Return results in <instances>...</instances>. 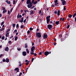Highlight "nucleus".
Returning <instances> with one entry per match:
<instances>
[{
    "label": "nucleus",
    "instance_id": "obj_1",
    "mask_svg": "<svg viewBox=\"0 0 76 76\" xmlns=\"http://www.w3.org/2000/svg\"><path fill=\"white\" fill-rule=\"evenodd\" d=\"M50 16L49 15L46 17L47 22L48 24L50 21Z\"/></svg>",
    "mask_w": 76,
    "mask_h": 76
},
{
    "label": "nucleus",
    "instance_id": "obj_2",
    "mask_svg": "<svg viewBox=\"0 0 76 76\" xmlns=\"http://www.w3.org/2000/svg\"><path fill=\"white\" fill-rule=\"evenodd\" d=\"M36 36L39 38H40L41 37L42 35L41 33H36Z\"/></svg>",
    "mask_w": 76,
    "mask_h": 76
},
{
    "label": "nucleus",
    "instance_id": "obj_3",
    "mask_svg": "<svg viewBox=\"0 0 76 76\" xmlns=\"http://www.w3.org/2000/svg\"><path fill=\"white\" fill-rule=\"evenodd\" d=\"M33 4H32L31 2V0H30V3H29V4H28L27 6L28 8H31Z\"/></svg>",
    "mask_w": 76,
    "mask_h": 76
},
{
    "label": "nucleus",
    "instance_id": "obj_4",
    "mask_svg": "<svg viewBox=\"0 0 76 76\" xmlns=\"http://www.w3.org/2000/svg\"><path fill=\"white\" fill-rule=\"evenodd\" d=\"M52 25H51V24H49V25H48V28L49 29H51V28H52Z\"/></svg>",
    "mask_w": 76,
    "mask_h": 76
},
{
    "label": "nucleus",
    "instance_id": "obj_5",
    "mask_svg": "<svg viewBox=\"0 0 76 76\" xmlns=\"http://www.w3.org/2000/svg\"><path fill=\"white\" fill-rule=\"evenodd\" d=\"M48 37V36L47 35V34H45L43 35V38L44 39H47Z\"/></svg>",
    "mask_w": 76,
    "mask_h": 76
},
{
    "label": "nucleus",
    "instance_id": "obj_6",
    "mask_svg": "<svg viewBox=\"0 0 76 76\" xmlns=\"http://www.w3.org/2000/svg\"><path fill=\"white\" fill-rule=\"evenodd\" d=\"M49 52L46 51L45 52V56H48V55H49Z\"/></svg>",
    "mask_w": 76,
    "mask_h": 76
},
{
    "label": "nucleus",
    "instance_id": "obj_7",
    "mask_svg": "<svg viewBox=\"0 0 76 76\" xmlns=\"http://www.w3.org/2000/svg\"><path fill=\"white\" fill-rule=\"evenodd\" d=\"M27 54V53L26 52L24 51V52H22V55H23V56H26Z\"/></svg>",
    "mask_w": 76,
    "mask_h": 76
},
{
    "label": "nucleus",
    "instance_id": "obj_8",
    "mask_svg": "<svg viewBox=\"0 0 76 76\" xmlns=\"http://www.w3.org/2000/svg\"><path fill=\"white\" fill-rule=\"evenodd\" d=\"M66 0H64L62 2V5H66Z\"/></svg>",
    "mask_w": 76,
    "mask_h": 76
},
{
    "label": "nucleus",
    "instance_id": "obj_9",
    "mask_svg": "<svg viewBox=\"0 0 76 76\" xmlns=\"http://www.w3.org/2000/svg\"><path fill=\"white\" fill-rule=\"evenodd\" d=\"M19 68H16L15 69H14V71H17V72H19Z\"/></svg>",
    "mask_w": 76,
    "mask_h": 76
},
{
    "label": "nucleus",
    "instance_id": "obj_10",
    "mask_svg": "<svg viewBox=\"0 0 76 76\" xmlns=\"http://www.w3.org/2000/svg\"><path fill=\"white\" fill-rule=\"evenodd\" d=\"M35 47H34V46H32L31 49V51L33 50H35Z\"/></svg>",
    "mask_w": 76,
    "mask_h": 76
},
{
    "label": "nucleus",
    "instance_id": "obj_11",
    "mask_svg": "<svg viewBox=\"0 0 76 76\" xmlns=\"http://www.w3.org/2000/svg\"><path fill=\"white\" fill-rule=\"evenodd\" d=\"M31 3V0H27L26 1V3L27 4H29V3Z\"/></svg>",
    "mask_w": 76,
    "mask_h": 76
},
{
    "label": "nucleus",
    "instance_id": "obj_12",
    "mask_svg": "<svg viewBox=\"0 0 76 76\" xmlns=\"http://www.w3.org/2000/svg\"><path fill=\"white\" fill-rule=\"evenodd\" d=\"M5 1L8 4H10L11 3V1H8V0H6Z\"/></svg>",
    "mask_w": 76,
    "mask_h": 76
},
{
    "label": "nucleus",
    "instance_id": "obj_13",
    "mask_svg": "<svg viewBox=\"0 0 76 76\" xmlns=\"http://www.w3.org/2000/svg\"><path fill=\"white\" fill-rule=\"evenodd\" d=\"M23 19H24V17H22L21 18V20H20V22H23Z\"/></svg>",
    "mask_w": 76,
    "mask_h": 76
},
{
    "label": "nucleus",
    "instance_id": "obj_14",
    "mask_svg": "<svg viewBox=\"0 0 76 76\" xmlns=\"http://www.w3.org/2000/svg\"><path fill=\"white\" fill-rule=\"evenodd\" d=\"M5 51H9V49L8 47H6V48H5Z\"/></svg>",
    "mask_w": 76,
    "mask_h": 76
},
{
    "label": "nucleus",
    "instance_id": "obj_15",
    "mask_svg": "<svg viewBox=\"0 0 76 76\" xmlns=\"http://www.w3.org/2000/svg\"><path fill=\"white\" fill-rule=\"evenodd\" d=\"M6 62L7 63H8L10 61V59L8 58H7L6 59Z\"/></svg>",
    "mask_w": 76,
    "mask_h": 76
},
{
    "label": "nucleus",
    "instance_id": "obj_16",
    "mask_svg": "<svg viewBox=\"0 0 76 76\" xmlns=\"http://www.w3.org/2000/svg\"><path fill=\"white\" fill-rule=\"evenodd\" d=\"M60 22V21L59 20H58V21H56L55 22V23L56 25H58V24H59Z\"/></svg>",
    "mask_w": 76,
    "mask_h": 76
},
{
    "label": "nucleus",
    "instance_id": "obj_17",
    "mask_svg": "<svg viewBox=\"0 0 76 76\" xmlns=\"http://www.w3.org/2000/svg\"><path fill=\"white\" fill-rule=\"evenodd\" d=\"M30 12V15H32V14H34L33 10H31Z\"/></svg>",
    "mask_w": 76,
    "mask_h": 76
},
{
    "label": "nucleus",
    "instance_id": "obj_18",
    "mask_svg": "<svg viewBox=\"0 0 76 76\" xmlns=\"http://www.w3.org/2000/svg\"><path fill=\"white\" fill-rule=\"evenodd\" d=\"M31 55H34V50H33L31 52Z\"/></svg>",
    "mask_w": 76,
    "mask_h": 76
},
{
    "label": "nucleus",
    "instance_id": "obj_19",
    "mask_svg": "<svg viewBox=\"0 0 76 76\" xmlns=\"http://www.w3.org/2000/svg\"><path fill=\"white\" fill-rule=\"evenodd\" d=\"M9 34H10V33H6V34H5V36L6 37H9Z\"/></svg>",
    "mask_w": 76,
    "mask_h": 76
},
{
    "label": "nucleus",
    "instance_id": "obj_20",
    "mask_svg": "<svg viewBox=\"0 0 76 76\" xmlns=\"http://www.w3.org/2000/svg\"><path fill=\"white\" fill-rule=\"evenodd\" d=\"M60 11L59 10H58L57 15H60Z\"/></svg>",
    "mask_w": 76,
    "mask_h": 76
},
{
    "label": "nucleus",
    "instance_id": "obj_21",
    "mask_svg": "<svg viewBox=\"0 0 76 76\" xmlns=\"http://www.w3.org/2000/svg\"><path fill=\"white\" fill-rule=\"evenodd\" d=\"M26 51L27 52V53H29V51L28 49H26Z\"/></svg>",
    "mask_w": 76,
    "mask_h": 76
},
{
    "label": "nucleus",
    "instance_id": "obj_22",
    "mask_svg": "<svg viewBox=\"0 0 76 76\" xmlns=\"http://www.w3.org/2000/svg\"><path fill=\"white\" fill-rule=\"evenodd\" d=\"M6 12H7V10H6L5 8V9L4 10V11H3V12H2V13H6Z\"/></svg>",
    "mask_w": 76,
    "mask_h": 76
},
{
    "label": "nucleus",
    "instance_id": "obj_23",
    "mask_svg": "<svg viewBox=\"0 0 76 76\" xmlns=\"http://www.w3.org/2000/svg\"><path fill=\"white\" fill-rule=\"evenodd\" d=\"M25 48H28L27 44H25Z\"/></svg>",
    "mask_w": 76,
    "mask_h": 76
},
{
    "label": "nucleus",
    "instance_id": "obj_24",
    "mask_svg": "<svg viewBox=\"0 0 76 76\" xmlns=\"http://www.w3.org/2000/svg\"><path fill=\"white\" fill-rule=\"evenodd\" d=\"M68 16H69V18H72V15H71V14H69Z\"/></svg>",
    "mask_w": 76,
    "mask_h": 76
},
{
    "label": "nucleus",
    "instance_id": "obj_25",
    "mask_svg": "<svg viewBox=\"0 0 76 76\" xmlns=\"http://www.w3.org/2000/svg\"><path fill=\"white\" fill-rule=\"evenodd\" d=\"M18 39V37H17V36H16V37H15V41H17V40Z\"/></svg>",
    "mask_w": 76,
    "mask_h": 76
},
{
    "label": "nucleus",
    "instance_id": "obj_26",
    "mask_svg": "<svg viewBox=\"0 0 76 76\" xmlns=\"http://www.w3.org/2000/svg\"><path fill=\"white\" fill-rule=\"evenodd\" d=\"M12 25L13 28H14V27H15L16 25V24L15 23H13V24H12Z\"/></svg>",
    "mask_w": 76,
    "mask_h": 76
},
{
    "label": "nucleus",
    "instance_id": "obj_27",
    "mask_svg": "<svg viewBox=\"0 0 76 76\" xmlns=\"http://www.w3.org/2000/svg\"><path fill=\"white\" fill-rule=\"evenodd\" d=\"M38 3V1H34V3H33L34 4H37Z\"/></svg>",
    "mask_w": 76,
    "mask_h": 76
},
{
    "label": "nucleus",
    "instance_id": "obj_28",
    "mask_svg": "<svg viewBox=\"0 0 76 76\" xmlns=\"http://www.w3.org/2000/svg\"><path fill=\"white\" fill-rule=\"evenodd\" d=\"M4 21H3L1 23V25L2 26V25H3L4 24Z\"/></svg>",
    "mask_w": 76,
    "mask_h": 76
},
{
    "label": "nucleus",
    "instance_id": "obj_29",
    "mask_svg": "<svg viewBox=\"0 0 76 76\" xmlns=\"http://www.w3.org/2000/svg\"><path fill=\"white\" fill-rule=\"evenodd\" d=\"M76 15V12L75 13L73 14V17H75V16Z\"/></svg>",
    "mask_w": 76,
    "mask_h": 76
},
{
    "label": "nucleus",
    "instance_id": "obj_30",
    "mask_svg": "<svg viewBox=\"0 0 76 76\" xmlns=\"http://www.w3.org/2000/svg\"><path fill=\"white\" fill-rule=\"evenodd\" d=\"M2 8L3 9L2 10H3V11H4L5 9V7H2Z\"/></svg>",
    "mask_w": 76,
    "mask_h": 76
},
{
    "label": "nucleus",
    "instance_id": "obj_31",
    "mask_svg": "<svg viewBox=\"0 0 76 76\" xmlns=\"http://www.w3.org/2000/svg\"><path fill=\"white\" fill-rule=\"evenodd\" d=\"M4 39H5L4 36H3V37H1L2 40H4Z\"/></svg>",
    "mask_w": 76,
    "mask_h": 76
},
{
    "label": "nucleus",
    "instance_id": "obj_32",
    "mask_svg": "<svg viewBox=\"0 0 76 76\" xmlns=\"http://www.w3.org/2000/svg\"><path fill=\"white\" fill-rule=\"evenodd\" d=\"M70 25H67V29H69V27H70Z\"/></svg>",
    "mask_w": 76,
    "mask_h": 76
},
{
    "label": "nucleus",
    "instance_id": "obj_33",
    "mask_svg": "<svg viewBox=\"0 0 76 76\" xmlns=\"http://www.w3.org/2000/svg\"><path fill=\"white\" fill-rule=\"evenodd\" d=\"M15 2H16L15 0H13V4H15Z\"/></svg>",
    "mask_w": 76,
    "mask_h": 76
},
{
    "label": "nucleus",
    "instance_id": "obj_34",
    "mask_svg": "<svg viewBox=\"0 0 76 76\" xmlns=\"http://www.w3.org/2000/svg\"><path fill=\"white\" fill-rule=\"evenodd\" d=\"M17 50H18L19 51L20 50H21V49H20V48H18Z\"/></svg>",
    "mask_w": 76,
    "mask_h": 76
},
{
    "label": "nucleus",
    "instance_id": "obj_35",
    "mask_svg": "<svg viewBox=\"0 0 76 76\" xmlns=\"http://www.w3.org/2000/svg\"><path fill=\"white\" fill-rule=\"evenodd\" d=\"M10 29H8L7 30V31L6 32H9V31H10Z\"/></svg>",
    "mask_w": 76,
    "mask_h": 76
},
{
    "label": "nucleus",
    "instance_id": "obj_36",
    "mask_svg": "<svg viewBox=\"0 0 76 76\" xmlns=\"http://www.w3.org/2000/svg\"><path fill=\"white\" fill-rule=\"evenodd\" d=\"M23 27H24V26L23 25H21L20 27L21 28H23Z\"/></svg>",
    "mask_w": 76,
    "mask_h": 76
},
{
    "label": "nucleus",
    "instance_id": "obj_37",
    "mask_svg": "<svg viewBox=\"0 0 76 76\" xmlns=\"http://www.w3.org/2000/svg\"><path fill=\"white\" fill-rule=\"evenodd\" d=\"M30 61H28V62H27V63H26V65H28V64H29V62Z\"/></svg>",
    "mask_w": 76,
    "mask_h": 76
},
{
    "label": "nucleus",
    "instance_id": "obj_38",
    "mask_svg": "<svg viewBox=\"0 0 76 76\" xmlns=\"http://www.w3.org/2000/svg\"><path fill=\"white\" fill-rule=\"evenodd\" d=\"M31 3L32 4H33H33H34V0H32L31 1Z\"/></svg>",
    "mask_w": 76,
    "mask_h": 76
},
{
    "label": "nucleus",
    "instance_id": "obj_39",
    "mask_svg": "<svg viewBox=\"0 0 76 76\" xmlns=\"http://www.w3.org/2000/svg\"><path fill=\"white\" fill-rule=\"evenodd\" d=\"M29 29L30 30H31V31H32V30L33 29V28H32V27H30V28H29Z\"/></svg>",
    "mask_w": 76,
    "mask_h": 76
},
{
    "label": "nucleus",
    "instance_id": "obj_40",
    "mask_svg": "<svg viewBox=\"0 0 76 76\" xmlns=\"http://www.w3.org/2000/svg\"><path fill=\"white\" fill-rule=\"evenodd\" d=\"M58 3H56L54 4V5H55V6H57L58 5Z\"/></svg>",
    "mask_w": 76,
    "mask_h": 76
},
{
    "label": "nucleus",
    "instance_id": "obj_41",
    "mask_svg": "<svg viewBox=\"0 0 76 76\" xmlns=\"http://www.w3.org/2000/svg\"><path fill=\"white\" fill-rule=\"evenodd\" d=\"M17 32V30H15L13 32V33H15V32Z\"/></svg>",
    "mask_w": 76,
    "mask_h": 76
},
{
    "label": "nucleus",
    "instance_id": "obj_42",
    "mask_svg": "<svg viewBox=\"0 0 76 76\" xmlns=\"http://www.w3.org/2000/svg\"><path fill=\"white\" fill-rule=\"evenodd\" d=\"M19 26V25L18 24H17V25H16V28H18Z\"/></svg>",
    "mask_w": 76,
    "mask_h": 76
},
{
    "label": "nucleus",
    "instance_id": "obj_43",
    "mask_svg": "<svg viewBox=\"0 0 76 76\" xmlns=\"http://www.w3.org/2000/svg\"><path fill=\"white\" fill-rule=\"evenodd\" d=\"M30 32V31H29V30H28V31H27V34H29Z\"/></svg>",
    "mask_w": 76,
    "mask_h": 76
},
{
    "label": "nucleus",
    "instance_id": "obj_44",
    "mask_svg": "<svg viewBox=\"0 0 76 76\" xmlns=\"http://www.w3.org/2000/svg\"><path fill=\"white\" fill-rule=\"evenodd\" d=\"M8 43L9 45H10L11 43V41H9Z\"/></svg>",
    "mask_w": 76,
    "mask_h": 76
},
{
    "label": "nucleus",
    "instance_id": "obj_45",
    "mask_svg": "<svg viewBox=\"0 0 76 76\" xmlns=\"http://www.w3.org/2000/svg\"><path fill=\"white\" fill-rule=\"evenodd\" d=\"M66 9V6H64V10H65Z\"/></svg>",
    "mask_w": 76,
    "mask_h": 76
},
{
    "label": "nucleus",
    "instance_id": "obj_46",
    "mask_svg": "<svg viewBox=\"0 0 76 76\" xmlns=\"http://www.w3.org/2000/svg\"><path fill=\"white\" fill-rule=\"evenodd\" d=\"M26 19H25L24 20H23V22L24 23H25L26 22Z\"/></svg>",
    "mask_w": 76,
    "mask_h": 76
},
{
    "label": "nucleus",
    "instance_id": "obj_47",
    "mask_svg": "<svg viewBox=\"0 0 76 76\" xmlns=\"http://www.w3.org/2000/svg\"><path fill=\"white\" fill-rule=\"evenodd\" d=\"M34 58H32V59L31 60V61L32 62H33V61H34Z\"/></svg>",
    "mask_w": 76,
    "mask_h": 76
},
{
    "label": "nucleus",
    "instance_id": "obj_48",
    "mask_svg": "<svg viewBox=\"0 0 76 76\" xmlns=\"http://www.w3.org/2000/svg\"><path fill=\"white\" fill-rule=\"evenodd\" d=\"M58 1V0H56L55 1V3H57Z\"/></svg>",
    "mask_w": 76,
    "mask_h": 76
},
{
    "label": "nucleus",
    "instance_id": "obj_49",
    "mask_svg": "<svg viewBox=\"0 0 76 76\" xmlns=\"http://www.w3.org/2000/svg\"><path fill=\"white\" fill-rule=\"evenodd\" d=\"M22 17V16L21 15H19V18H20Z\"/></svg>",
    "mask_w": 76,
    "mask_h": 76
},
{
    "label": "nucleus",
    "instance_id": "obj_50",
    "mask_svg": "<svg viewBox=\"0 0 76 76\" xmlns=\"http://www.w3.org/2000/svg\"><path fill=\"white\" fill-rule=\"evenodd\" d=\"M3 62H5L6 61V59H3L2 60Z\"/></svg>",
    "mask_w": 76,
    "mask_h": 76
},
{
    "label": "nucleus",
    "instance_id": "obj_51",
    "mask_svg": "<svg viewBox=\"0 0 76 76\" xmlns=\"http://www.w3.org/2000/svg\"><path fill=\"white\" fill-rule=\"evenodd\" d=\"M32 46H34V43H33V42H32Z\"/></svg>",
    "mask_w": 76,
    "mask_h": 76
},
{
    "label": "nucleus",
    "instance_id": "obj_52",
    "mask_svg": "<svg viewBox=\"0 0 76 76\" xmlns=\"http://www.w3.org/2000/svg\"><path fill=\"white\" fill-rule=\"evenodd\" d=\"M22 65V64H20L19 65V66H21Z\"/></svg>",
    "mask_w": 76,
    "mask_h": 76
},
{
    "label": "nucleus",
    "instance_id": "obj_53",
    "mask_svg": "<svg viewBox=\"0 0 76 76\" xmlns=\"http://www.w3.org/2000/svg\"><path fill=\"white\" fill-rule=\"evenodd\" d=\"M39 14H41V13H42L41 10H39Z\"/></svg>",
    "mask_w": 76,
    "mask_h": 76
},
{
    "label": "nucleus",
    "instance_id": "obj_54",
    "mask_svg": "<svg viewBox=\"0 0 76 76\" xmlns=\"http://www.w3.org/2000/svg\"><path fill=\"white\" fill-rule=\"evenodd\" d=\"M22 72H20V73L19 74V76H20L21 75H22Z\"/></svg>",
    "mask_w": 76,
    "mask_h": 76
},
{
    "label": "nucleus",
    "instance_id": "obj_55",
    "mask_svg": "<svg viewBox=\"0 0 76 76\" xmlns=\"http://www.w3.org/2000/svg\"><path fill=\"white\" fill-rule=\"evenodd\" d=\"M54 13H55V14H57V11H55L54 12Z\"/></svg>",
    "mask_w": 76,
    "mask_h": 76
},
{
    "label": "nucleus",
    "instance_id": "obj_56",
    "mask_svg": "<svg viewBox=\"0 0 76 76\" xmlns=\"http://www.w3.org/2000/svg\"><path fill=\"white\" fill-rule=\"evenodd\" d=\"M13 9V8L11 9H10V11L11 12H12V11Z\"/></svg>",
    "mask_w": 76,
    "mask_h": 76
},
{
    "label": "nucleus",
    "instance_id": "obj_57",
    "mask_svg": "<svg viewBox=\"0 0 76 76\" xmlns=\"http://www.w3.org/2000/svg\"><path fill=\"white\" fill-rule=\"evenodd\" d=\"M53 45H54V46H56V43H53Z\"/></svg>",
    "mask_w": 76,
    "mask_h": 76
},
{
    "label": "nucleus",
    "instance_id": "obj_58",
    "mask_svg": "<svg viewBox=\"0 0 76 76\" xmlns=\"http://www.w3.org/2000/svg\"><path fill=\"white\" fill-rule=\"evenodd\" d=\"M8 14H10V10H8Z\"/></svg>",
    "mask_w": 76,
    "mask_h": 76
},
{
    "label": "nucleus",
    "instance_id": "obj_59",
    "mask_svg": "<svg viewBox=\"0 0 76 76\" xmlns=\"http://www.w3.org/2000/svg\"><path fill=\"white\" fill-rule=\"evenodd\" d=\"M23 11V10L22 9H21L20 11V12H22Z\"/></svg>",
    "mask_w": 76,
    "mask_h": 76
},
{
    "label": "nucleus",
    "instance_id": "obj_60",
    "mask_svg": "<svg viewBox=\"0 0 76 76\" xmlns=\"http://www.w3.org/2000/svg\"><path fill=\"white\" fill-rule=\"evenodd\" d=\"M13 36H11V37H10V39H11V38H12L13 37Z\"/></svg>",
    "mask_w": 76,
    "mask_h": 76
},
{
    "label": "nucleus",
    "instance_id": "obj_61",
    "mask_svg": "<svg viewBox=\"0 0 76 76\" xmlns=\"http://www.w3.org/2000/svg\"><path fill=\"white\" fill-rule=\"evenodd\" d=\"M52 6H53V7H55V5H54V4H53L52 5Z\"/></svg>",
    "mask_w": 76,
    "mask_h": 76
},
{
    "label": "nucleus",
    "instance_id": "obj_62",
    "mask_svg": "<svg viewBox=\"0 0 76 76\" xmlns=\"http://www.w3.org/2000/svg\"><path fill=\"white\" fill-rule=\"evenodd\" d=\"M34 56H37V53H34Z\"/></svg>",
    "mask_w": 76,
    "mask_h": 76
},
{
    "label": "nucleus",
    "instance_id": "obj_63",
    "mask_svg": "<svg viewBox=\"0 0 76 76\" xmlns=\"http://www.w3.org/2000/svg\"><path fill=\"white\" fill-rule=\"evenodd\" d=\"M64 19H65L64 18H62L63 21H64Z\"/></svg>",
    "mask_w": 76,
    "mask_h": 76
},
{
    "label": "nucleus",
    "instance_id": "obj_64",
    "mask_svg": "<svg viewBox=\"0 0 76 76\" xmlns=\"http://www.w3.org/2000/svg\"><path fill=\"white\" fill-rule=\"evenodd\" d=\"M42 53L41 52L39 53V55H42Z\"/></svg>",
    "mask_w": 76,
    "mask_h": 76
}]
</instances>
